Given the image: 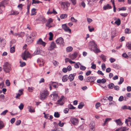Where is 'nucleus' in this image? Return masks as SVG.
Here are the masks:
<instances>
[{
    "mask_svg": "<svg viewBox=\"0 0 131 131\" xmlns=\"http://www.w3.org/2000/svg\"><path fill=\"white\" fill-rule=\"evenodd\" d=\"M30 56V54L27 51H25L24 53H23L21 55V57L24 60H26V58H29Z\"/></svg>",
    "mask_w": 131,
    "mask_h": 131,
    "instance_id": "obj_3",
    "label": "nucleus"
},
{
    "mask_svg": "<svg viewBox=\"0 0 131 131\" xmlns=\"http://www.w3.org/2000/svg\"><path fill=\"white\" fill-rule=\"evenodd\" d=\"M50 83L52 84V86L55 88H57V85H58V83L56 82H54L52 81Z\"/></svg>",
    "mask_w": 131,
    "mask_h": 131,
    "instance_id": "obj_28",
    "label": "nucleus"
},
{
    "mask_svg": "<svg viewBox=\"0 0 131 131\" xmlns=\"http://www.w3.org/2000/svg\"><path fill=\"white\" fill-rule=\"evenodd\" d=\"M36 9L34 8L32 9L31 10V15L32 16L36 15Z\"/></svg>",
    "mask_w": 131,
    "mask_h": 131,
    "instance_id": "obj_24",
    "label": "nucleus"
},
{
    "mask_svg": "<svg viewBox=\"0 0 131 131\" xmlns=\"http://www.w3.org/2000/svg\"><path fill=\"white\" fill-rule=\"evenodd\" d=\"M24 105L22 103H21L18 107L20 110H22L24 107Z\"/></svg>",
    "mask_w": 131,
    "mask_h": 131,
    "instance_id": "obj_45",
    "label": "nucleus"
},
{
    "mask_svg": "<svg viewBox=\"0 0 131 131\" xmlns=\"http://www.w3.org/2000/svg\"><path fill=\"white\" fill-rule=\"evenodd\" d=\"M34 39L31 36H28L26 39V41L28 44H30L33 41Z\"/></svg>",
    "mask_w": 131,
    "mask_h": 131,
    "instance_id": "obj_13",
    "label": "nucleus"
},
{
    "mask_svg": "<svg viewBox=\"0 0 131 131\" xmlns=\"http://www.w3.org/2000/svg\"><path fill=\"white\" fill-rule=\"evenodd\" d=\"M50 96L52 97L53 100L55 101H56L57 99L59 98L57 94L56 93H55L54 92L53 94L51 95Z\"/></svg>",
    "mask_w": 131,
    "mask_h": 131,
    "instance_id": "obj_9",
    "label": "nucleus"
},
{
    "mask_svg": "<svg viewBox=\"0 0 131 131\" xmlns=\"http://www.w3.org/2000/svg\"><path fill=\"white\" fill-rule=\"evenodd\" d=\"M79 79L81 81H82L83 79V76L82 75H79L78 76Z\"/></svg>",
    "mask_w": 131,
    "mask_h": 131,
    "instance_id": "obj_59",
    "label": "nucleus"
},
{
    "mask_svg": "<svg viewBox=\"0 0 131 131\" xmlns=\"http://www.w3.org/2000/svg\"><path fill=\"white\" fill-rule=\"evenodd\" d=\"M49 94L47 90H45L40 93V99L41 100H44Z\"/></svg>",
    "mask_w": 131,
    "mask_h": 131,
    "instance_id": "obj_2",
    "label": "nucleus"
},
{
    "mask_svg": "<svg viewBox=\"0 0 131 131\" xmlns=\"http://www.w3.org/2000/svg\"><path fill=\"white\" fill-rule=\"evenodd\" d=\"M49 39L50 40H52L53 37V34L50 32L49 33Z\"/></svg>",
    "mask_w": 131,
    "mask_h": 131,
    "instance_id": "obj_35",
    "label": "nucleus"
},
{
    "mask_svg": "<svg viewBox=\"0 0 131 131\" xmlns=\"http://www.w3.org/2000/svg\"><path fill=\"white\" fill-rule=\"evenodd\" d=\"M5 83L6 85L8 86L10 85V83L9 80H7L5 81Z\"/></svg>",
    "mask_w": 131,
    "mask_h": 131,
    "instance_id": "obj_50",
    "label": "nucleus"
},
{
    "mask_svg": "<svg viewBox=\"0 0 131 131\" xmlns=\"http://www.w3.org/2000/svg\"><path fill=\"white\" fill-rule=\"evenodd\" d=\"M79 64L80 65H81V64L79 62L77 63L74 65V67L75 68H79Z\"/></svg>",
    "mask_w": 131,
    "mask_h": 131,
    "instance_id": "obj_58",
    "label": "nucleus"
},
{
    "mask_svg": "<svg viewBox=\"0 0 131 131\" xmlns=\"http://www.w3.org/2000/svg\"><path fill=\"white\" fill-rule=\"evenodd\" d=\"M70 5V4L68 2H63L61 4V5L64 10H67Z\"/></svg>",
    "mask_w": 131,
    "mask_h": 131,
    "instance_id": "obj_5",
    "label": "nucleus"
},
{
    "mask_svg": "<svg viewBox=\"0 0 131 131\" xmlns=\"http://www.w3.org/2000/svg\"><path fill=\"white\" fill-rule=\"evenodd\" d=\"M38 61V64L40 67H42L44 65L45 63L44 60L42 59H40Z\"/></svg>",
    "mask_w": 131,
    "mask_h": 131,
    "instance_id": "obj_14",
    "label": "nucleus"
},
{
    "mask_svg": "<svg viewBox=\"0 0 131 131\" xmlns=\"http://www.w3.org/2000/svg\"><path fill=\"white\" fill-rule=\"evenodd\" d=\"M100 57L102 58V60L104 62L106 61V56L103 54H102L100 56Z\"/></svg>",
    "mask_w": 131,
    "mask_h": 131,
    "instance_id": "obj_38",
    "label": "nucleus"
},
{
    "mask_svg": "<svg viewBox=\"0 0 131 131\" xmlns=\"http://www.w3.org/2000/svg\"><path fill=\"white\" fill-rule=\"evenodd\" d=\"M3 69L5 72L8 73L11 69V66L9 63L6 62L3 65Z\"/></svg>",
    "mask_w": 131,
    "mask_h": 131,
    "instance_id": "obj_1",
    "label": "nucleus"
},
{
    "mask_svg": "<svg viewBox=\"0 0 131 131\" xmlns=\"http://www.w3.org/2000/svg\"><path fill=\"white\" fill-rule=\"evenodd\" d=\"M21 122V121L20 120H18L16 121V125H19L20 124Z\"/></svg>",
    "mask_w": 131,
    "mask_h": 131,
    "instance_id": "obj_57",
    "label": "nucleus"
},
{
    "mask_svg": "<svg viewBox=\"0 0 131 131\" xmlns=\"http://www.w3.org/2000/svg\"><path fill=\"white\" fill-rule=\"evenodd\" d=\"M53 21V19L51 18H49L48 20H47L46 22L47 23L46 24V26H47L48 25L50 24Z\"/></svg>",
    "mask_w": 131,
    "mask_h": 131,
    "instance_id": "obj_19",
    "label": "nucleus"
},
{
    "mask_svg": "<svg viewBox=\"0 0 131 131\" xmlns=\"http://www.w3.org/2000/svg\"><path fill=\"white\" fill-rule=\"evenodd\" d=\"M27 108L29 110V111L31 113L34 112H35V110L31 106H28L27 107Z\"/></svg>",
    "mask_w": 131,
    "mask_h": 131,
    "instance_id": "obj_21",
    "label": "nucleus"
},
{
    "mask_svg": "<svg viewBox=\"0 0 131 131\" xmlns=\"http://www.w3.org/2000/svg\"><path fill=\"white\" fill-rule=\"evenodd\" d=\"M59 103H58V101L56 102V104H59V105H62L64 104V103L63 102L61 101H60V102H59Z\"/></svg>",
    "mask_w": 131,
    "mask_h": 131,
    "instance_id": "obj_61",
    "label": "nucleus"
},
{
    "mask_svg": "<svg viewBox=\"0 0 131 131\" xmlns=\"http://www.w3.org/2000/svg\"><path fill=\"white\" fill-rule=\"evenodd\" d=\"M70 121L71 123L74 125H77L79 122L77 118L73 117L71 118Z\"/></svg>",
    "mask_w": 131,
    "mask_h": 131,
    "instance_id": "obj_7",
    "label": "nucleus"
},
{
    "mask_svg": "<svg viewBox=\"0 0 131 131\" xmlns=\"http://www.w3.org/2000/svg\"><path fill=\"white\" fill-rule=\"evenodd\" d=\"M112 8V6H110L109 4H107L106 5L104 6L103 7V8L104 10L111 9Z\"/></svg>",
    "mask_w": 131,
    "mask_h": 131,
    "instance_id": "obj_17",
    "label": "nucleus"
},
{
    "mask_svg": "<svg viewBox=\"0 0 131 131\" xmlns=\"http://www.w3.org/2000/svg\"><path fill=\"white\" fill-rule=\"evenodd\" d=\"M91 77H88L86 78H85L84 80L85 81L88 82L91 81Z\"/></svg>",
    "mask_w": 131,
    "mask_h": 131,
    "instance_id": "obj_36",
    "label": "nucleus"
},
{
    "mask_svg": "<svg viewBox=\"0 0 131 131\" xmlns=\"http://www.w3.org/2000/svg\"><path fill=\"white\" fill-rule=\"evenodd\" d=\"M19 93L18 94H17V95L15 96V97L16 99H19V97L21 95H22L23 94V91L21 90H19Z\"/></svg>",
    "mask_w": 131,
    "mask_h": 131,
    "instance_id": "obj_20",
    "label": "nucleus"
},
{
    "mask_svg": "<svg viewBox=\"0 0 131 131\" xmlns=\"http://www.w3.org/2000/svg\"><path fill=\"white\" fill-rule=\"evenodd\" d=\"M54 116L56 118H59L60 117V114L58 112H55L54 113Z\"/></svg>",
    "mask_w": 131,
    "mask_h": 131,
    "instance_id": "obj_39",
    "label": "nucleus"
},
{
    "mask_svg": "<svg viewBox=\"0 0 131 131\" xmlns=\"http://www.w3.org/2000/svg\"><path fill=\"white\" fill-rule=\"evenodd\" d=\"M130 122V125L131 126V118L130 117H128V118L126 119V121H125V123L127 124V125L128 124V122Z\"/></svg>",
    "mask_w": 131,
    "mask_h": 131,
    "instance_id": "obj_31",
    "label": "nucleus"
},
{
    "mask_svg": "<svg viewBox=\"0 0 131 131\" xmlns=\"http://www.w3.org/2000/svg\"><path fill=\"white\" fill-rule=\"evenodd\" d=\"M114 86V84L113 83L110 84L108 85V87L109 88L112 89L113 88Z\"/></svg>",
    "mask_w": 131,
    "mask_h": 131,
    "instance_id": "obj_51",
    "label": "nucleus"
},
{
    "mask_svg": "<svg viewBox=\"0 0 131 131\" xmlns=\"http://www.w3.org/2000/svg\"><path fill=\"white\" fill-rule=\"evenodd\" d=\"M92 66L91 67V68L93 69H95L96 68V66L95 64H93V62H92L91 63Z\"/></svg>",
    "mask_w": 131,
    "mask_h": 131,
    "instance_id": "obj_56",
    "label": "nucleus"
},
{
    "mask_svg": "<svg viewBox=\"0 0 131 131\" xmlns=\"http://www.w3.org/2000/svg\"><path fill=\"white\" fill-rule=\"evenodd\" d=\"M115 23L118 25H119L121 24V21L119 19H118L115 22Z\"/></svg>",
    "mask_w": 131,
    "mask_h": 131,
    "instance_id": "obj_41",
    "label": "nucleus"
},
{
    "mask_svg": "<svg viewBox=\"0 0 131 131\" xmlns=\"http://www.w3.org/2000/svg\"><path fill=\"white\" fill-rule=\"evenodd\" d=\"M68 79V76L66 75H64L62 78V80L63 82L67 81Z\"/></svg>",
    "mask_w": 131,
    "mask_h": 131,
    "instance_id": "obj_27",
    "label": "nucleus"
},
{
    "mask_svg": "<svg viewBox=\"0 0 131 131\" xmlns=\"http://www.w3.org/2000/svg\"><path fill=\"white\" fill-rule=\"evenodd\" d=\"M39 20L41 21L42 23H44L46 22L47 20L45 18L42 16H40L39 18Z\"/></svg>",
    "mask_w": 131,
    "mask_h": 131,
    "instance_id": "obj_16",
    "label": "nucleus"
},
{
    "mask_svg": "<svg viewBox=\"0 0 131 131\" xmlns=\"http://www.w3.org/2000/svg\"><path fill=\"white\" fill-rule=\"evenodd\" d=\"M4 123L1 121H0V129L4 127Z\"/></svg>",
    "mask_w": 131,
    "mask_h": 131,
    "instance_id": "obj_34",
    "label": "nucleus"
},
{
    "mask_svg": "<svg viewBox=\"0 0 131 131\" xmlns=\"http://www.w3.org/2000/svg\"><path fill=\"white\" fill-rule=\"evenodd\" d=\"M19 62L20 63V66L21 67H23L25 66L26 64V63L25 62H22L21 60Z\"/></svg>",
    "mask_w": 131,
    "mask_h": 131,
    "instance_id": "obj_44",
    "label": "nucleus"
},
{
    "mask_svg": "<svg viewBox=\"0 0 131 131\" xmlns=\"http://www.w3.org/2000/svg\"><path fill=\"white\" fill-rule=\"evenodd\" d=\"M88 2V4L90 6H92L96 3L98 0H87Z\"/></svg>",
    "mask_w": 131,
    "mask_h": 131,
    "instance_id": "obj_12",
    "label": "nucleus"
},
{
    "mask_svg": "<svg viewBox=\"0 0 131 131\" xmlns=\"http://www.w3.org/2000/svg\"><path fill=\"white\" fill-rule=\"evenodd\" d=\"M73 50V48L71 46L68 47L66 49V51L68 52H71Z\"/></svg>",
    "mask_w": 131,
    "mask_h": 131,
    "instance_id": "obj_26",
    "label": "nucleus"
},
{
    "mask_svg": "<svg viewBox=\"0 0 131 131\" xmlns=\"http://www.w3.org/2000/svg\"><path fill=\"white\" fill-rule=\"evenodd\" d=\"M71 21L74 22H76L77 21V20L75 18L73 17H72L70 19Z\"/></svg>",
    "mask_w": 131,
    "mask_h": 131,
    "instance_id": "obj_47",
    "label": "nucleus"
},
{
    "mask_svg": "<svg viewBox=\"0 0 131 131\" xmlns=\"http://www.w3.org/2000/svg\"><path fill=\"white\" fill-rule=\"evenodd\" d=\"M96 79V78L95 77H91V82H94Z\"/></svg>",
    "mask_w": 131,
    "mask_h": 131,
    "instance_id": "obj_49",
    "label": "nucleus"
},
{
    "mask_svg": "<svg viewBox=\"0 0 131 131\" xmlns=\"http://www.w3.org/2000/svg\"><path fill=\"white\" fill-rule=\"evenodd\" d=\"M90 44L91 46H93L94 47V48L95 49L96 51L97 52H99V50L97 48V45L95 43L94 41H92L90 42Z\"/></svg>",
    "mask_w": 131,
    "mask_h": 131,
    "instance_id": "obj_8",
    "label": "nucleus"
},
{
    "mask_svg": "<svg viewBox=\"0 0 131 131\" xmlns=\"http://www.w3.org/2000/svg\"><path fill=\"white\" fill-rule=\"evenodd\" d=\"M64 124L63 123H61V121H60L58 123L59 125L61 127H62L63 126Z\"/></svg>",
    "mask_w": 131,
    "mask_h": 131,
    "instance_id": "obj_62",
    "label": "nucleus"
},
{
    "mask_svg": "<svg viewBox=\"0 0 131 131\" xmlns=\"http://www.w3.org/2000/svg\"><path fill=\"white\" fill-rule=\"evenodd\" d=\"M68 107L69 109H74L75 108V107H74L71 104L68 105Z\"/></svg>",
    "mask_w": 131,
    "mask_h": 131,
    "instance_id": "obj_40",
    "label": "nucleus"
},
{
    "mask_svg": "<svg viewBox=\"0 0 131 131\" xmlns=\"http://www.w3.org/2000/svg\"><path fill=\"white\" fill-rule=\"evenodd\" d=\"M80 69L82 70H84L86 69V67L84 66L80 65Z\"/></svg>",
    "mask_w": 131,
    "mask_h": 131,
    "instance_id": "obj_55",
    "label": "nucleus"
},
{
    "mask_svg": "<svg viewBox=\"0 0 131 131\" xmlns=\"http://www.w3.org/2000/svg\"><path fill=\"white\" fill-rule=\"evenodd\" d=\"M0 98H1V99H0V101H1L2 102H4V95L3 94H0Z\"/></svg>",
    "mask_w": 131,
    "mask_h": 131,
    "instance_id": "obj_37",
    "label": "nucleus"
},
{
    "mask_svg": "<svg viewBox=\"0 0 131 131\" xmlns=\"http://www.w3.org/2000/svg\"><path fill=\"white\" fill-rule=\"evenodd\" d=\"M36 33L35 32H34L31 33L29 36H31L34 39L35 38L36 36Z\"/></svg>",
    "mask_w": 131,
    "mask_h": 131,
    "instance_id": "obj_25",
    "label": "nucleus"
},
{
    "mask_svg": "<svg viewBox=\"0 0 131 131\" xmlns=\"http://www.w3.org/2000/svg\"><path fill=\"white\" fill-rule=\"evenodd\" d=\"M40 3H42L41 2L39 1H36L35 0H32V4H39Z\"/></svg>",
    "mask_w": 131,
    "mask_h": 131,
    "instance_id": "obj_52",
    "label": "nucleus"
},
{
    "mask_svg": "<svg viewBox=\"0 0 131 131\" xmlns=\"http://www.w3.org/2000/svg\"><path fill=\"white\" fill-rule=\"evenodd\" d=\"M115 122L117 123V125H122L121 122L119 119L115 120Z\"/></svg>",
    "mask_w": 131,
    "mask_h": 131,
    "instance_id": "obj_29",
    "label": "nucleus"
},
{
    "mask_svg": "<svg viewBox=\"0 0 131 131\" xmlns=\"http://www.w3.org/2000/svg\"><path fill=\"white\" fill-rule=\"evenodd\" d=\"M111 119V118H107L104 121V123H103V126H104L105 124L107 123L109 121H110Z\"/></svg>",
    "mask_w": 131,
    "mask_h": 131,
    "instance_id": "obj_30",
    "label": "nucleus"
},
{
    "mask_svg": "<svg viewBox=\"0 0 131 131\" xmlns=\"http://www.w3.org/2000/svg\"><path fill=\"white\" fill-rule=\"evenodd\" d=\"M125 31L126 33L129 34L130 33V30L129 29L126 28L125 29Z\"/></svg>",
    "mask_w": 131,
    "mask_h": 131,
    "instance_id": "obj_48",
    "label": "nucleus"
},
{
    "mask_svg": "<svg viewBox=\"0 0 131 131\" xmlns=\"http://www.w3.org/2000/svg\"><path fill=\"white\" fill-rule=\"evenodd\" d=\"M67 14H62L60 16V18L61 19H64L67 17Z\"/></svg>",
    "mask_w": 131,
    "mask_h": 131,
    "instance_id": "obj_33",
    "label": "nucleus"
},
{
    "mask_svg": "<svg viewBox=\"0 0 131 131\" xmlns=\"http://www.w3.org/2000/svg\"><path fill=\"white\" fill-rule=\"evenodd\" d=\"M82 102L81 103V104H80L78 106V108L79 109H81L84 106V105L82 104Z\"/></svg>",
    "mask_w": 131,
    "mask_h": 131,
    "instance_id": "obj_54",
    "label": "nucleus"
},
{
    "mask_svg": "<svg viewBox=\"0 0 131 131\" xmlns=\"http://www.w3.org/2000/svg\"><path fill=\"white\" fill-rule=\"evenodd\" d=\"M102 69L104 71L106 68V67L105 66V64L104 63H103L102 65Z\"/></svg>",
    "mask_w": 131,
    "mask_h": 131,
    "instance_id": "obj_60",
    "label": "nucleus"
},
{
    "mask_svg": "<svg viewBox=\"0 0 131 131\" xmlns=\"http://www.w3.org/2000/svg\"><path fill=\"white\" fill-rule=\"evenodd\" d=\"M76 74L75 73L73 74H71L69 76V79L70 81L73 80L74 79V76H75Z\"/></svg>",
    "mask_w": 131,
    "mask_h": 131,
    "instance_id": "obj_15",
    "label": "nucleus"
},
{
    "mask_svg": "<svg viewBox=\"0 0 131 131\" xmlns=\"http://www.w3.org/2000/svg\"><path fill=\"white\" fill-rule=\"evenodd\" d=\"M40 53V50L39 48H37L35 51L34 52V54L35 55L39 54Z\"/></svg>",
    "mask_w": 131,
    "mask_h": 131,
    "instance_id": "obj_22",
    "label": "nucleus"
},
{
    "mask_svg": "<svg viewBox=\"0 0 131 131\" xmlns=\"http://www.w3.org/2000/svg\"><path fill=\"white\" fill-rule=\"evenodd\" d=\"M62 28L65 31L68 32L70 33L71 32V29L67 26L66 24H65L62 25Z\"/></svg>",
    "mask_w": 131,
    "mask_h": 131,
    "instance_id": "obj_6",
    "label": "nucleus"
},
{
    "mask_svg": "<svg viewBox=\"0 0 131 131\" xmlns=\"http://www.w3.org/2000/svg\"><path fill=\"white\" fill-rule=\"evenodd\" d=\"M46 44V43L43 41L41 38H40L39 39L37 42V44L38 45H41L43 46H45Z\"/></svg>",
    "mask_w": 131,
    "mask_h": 131,
    "instance_id": "obj_10",
    "label": "nucleus"
},
{
    "mask_svg": "<svg viewBox=\"0 0 131 131\" xmlns=\"http://www.w3.org/2000/svg\"><path fill=\"white\" fill-rule=\"evenodd\" d=\"M56 44L54 43V42H52L50 44V49H53L54 48H56Z\"/></svg>",
    "mask_w": 131,
    "mask_h": 131,
    "instance_id": "obj_18",
    "label": "nucleus"
},
{
    "mask_svg": "<svg viewBox=\"0 0 131 131\" xmlns=\"http://www.w3.org/2000/svg\"><path fill=\"white\" fill-rule=\"evenodd\" d=\"M95 126V124L93 122H91L90 125V128L94 129Z\"/></svg>",
    "mask_w": 131,
    "mask_h": 131,
    "instance_id": "obj_23",
    "label": "nucleus"
},
{
    "mask_svg": "<svg viewBox=\"0 0 131 131\" xmlns=\"http://www.w3.org/2000/svg\"><path fill=\"white\" fill-rule=\"evenodd\" d=\"M10 52L11 53H13L15 51V48L14 46L11 47L10 49Z\"/></svg>",
    "mask_w": 131,
    "mask_h": 131,
    "instance_id": "obj_42",
    "label": "nucleus"
},
{
    "mask_svg": "<svg viewBox=\"0 0 131 131\" xmlns=\"http://www.w3.org/2000/svg\"><path fill=\"white\" fill-rule=\"evenodd\" d=\"M8 112V111L7 110H6L4 111H3L2 113L1 114V115H5L6 114L7 112Z\"/></svg>",
    "mask_w": 131,
    "mask_h": 131,
    "instance_id": "obj_43",
    "label": "nucleus"
},
{
    "mask_svg": "<svg viewBox=\"0 0 131 131\" xmlns=\"http://www.w3.org/2000/svg\"><path fill=\"white\" fill-rule=\"evenodd\" d=\"M124 81V79L122 77H121L120 79V81L118 82L119 84H120L122 83Z\"/></svg>",
    "mask_w": 131,
    "mask_h": 131,
    "instance_id": "obj_46",
    "label": "nucleus"
},
{
    "mask_svg": "<svg viewBox=\"0 0 131 131\" xmlns=\"http://www.w3.org/2000/svg\"><path fill=\"white\" fill-rule=\"evenodd\" d=\"M100 106V103L98 102L96 103L95 105V106L96 108L97 109Z\"/></svg>",
    "mask_w": 131,
    "mask_h": 131,
    "instance_id": "obj_53",
    "label": "nucleus"
},
{
    "mask_svg": "<svg viewBox=\"0 0 131 131\" xmlns=\"http://www.w3.org/2000/svg\"><path fill=\"white\" fill-rule=\"evenodd\" d=\"M126 46L128 49L131 50V42L128 43L126 44Z\"/></svg>",
    "mask_w": 131,
    "mask_h": 131,
    "instance_id": "obj_32",
    "label": "nucleus"
},
{
    "mask_svg": "<svg viewBox=\"0 0 131 131\" xmlns=\"http://www.w3.org/2000/svg\"><path fill=\"white\" fill-rule=\"evenodd\" d=\"M88 28L89 29V31L90 32H92L93 31H94V28H91L90 27V26H89L88 27Z\"/></svg>",
    "mask_w": 131,
    "mask_h": 131,
    "instance_id": "obj_63",
    "label": "nucleus"
},
{
    "mask_svg": "<svg viewBox=\"0 0 131 131\" xmlns=\"http://www.w3.org/2000/svg\"><path fill=\"white\" fill-rule=\"evenodd\" d=\"M56 42L58 45L62 46L63 45L64 43V40L61 37H60L58 38L56 40Z\"/></svg>",
    "mask_w": 131,
    "mask_h": 131,
    "instance_id": "obj_4",
    "label": "nucleus"
},
{
    "mask_svg": "<svg viewBox=\"0 0 131 131\" xmlns=\"http://www.w3.org/2000/svg\"><path fill=\"white\" fill-rule=\"evenodd\" d=\"M77 53L76 52H75L69 55V57L72 60H74L77 57Z\"/></svg>",
    "mask_w": 131,
    "mask_h": 131,
    "instance_id": "obj_11",
    "label": "nucleus"
},
{
    "mask_svg": "<svg viewBox=\"0 0 131 131\" xmlns=\"http://www.w3.org/2000/svg\"><path fill=\"white\" fill-rule=\"evenodd\" d=\"M127 130V129L126 127H124L122 128H121L119 131H125Z\"/></svg>",
    "mask_w": 131,
    "mask_h": 131,
    "instance_id": "obj_64",
    "label": "nucleus"
}]
</instances>
